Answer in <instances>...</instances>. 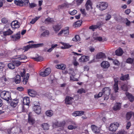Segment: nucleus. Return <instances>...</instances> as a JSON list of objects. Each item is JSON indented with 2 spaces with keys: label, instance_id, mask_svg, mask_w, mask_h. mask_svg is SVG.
Masks as SVG:
<instances>
[{
  "label": "nucleus",
  "instance_id": "40",
  "mask_svg": "<svg viewBox=\"0 0 134 134\" xmlns=\"http://www.w3.org/2000/svg\"><path fill=\"white\" fill-rule=\"evenodd\" d=\"M15 3L17 5H21V4L23 3V1L22 0H15L14 1Z\"/></svg>",
  "mask_w": 134,
  "mask_h": 134
},
{
  "label": "nucleus",
  "instance_id": "12",
  "mask_svg": "<svg viewBox=\"0 0 134 134\" xmlns=\"http://www.w3.org/2000/svg\"><path fill=\"white\" fill-rule=\"evenodd\" d=\"M101 65L102 68L106 69L109 66L110 64L108 62L103 61L101 63Z\"/></svg>",
  "mask_w": 134,
  "mask_h": 134
},
{
  "label": "nucleus",
  "instance_id": "17",
  "mask_svg": "<svg viewBox=\"0 0 134 134\" xmlns=\"http://www.w3.org/2000/svg\"><path fill=\"white\" fill-rule=\"evenodd\" d=\"M11 101L12 102L10 103L11 106L13 107H15L17 105L18 103V99H13L12 100H11Z\"/></svg>",
  "mask_w": 134,
  "mask_h": 134
},
{
  "label": "nucleus",
  "instance_id": "16",
  "mask_svg": "<svg viewBox=\"0 0 134 134\" xmlns=\"http://www.w3.org/2000/svg\"><path fill=\"white\" fill-rule=\"evenodd\" d=\"M31 115V113H29V115L28 121L30 124L33 125L34 124L35 120Z\"/></svg>",
  "mask_w": 134,
  "mask_h": 134
},
{
  "label": "nucleus",
  "instance_id": "4",
  "mask_svg": "<svg viewBox=\"0 0 134 134\" xmlns=\"http://www.w3.org/2000/svg\"><path fill=\"white\" fill-rule=\"evenodd\" d=\"M43 43H39L37 44H29L26 46L23 47V49L24 50V51H27L30 48L37 47L41 46H43Z\"/></svg>",
  "mask_w": 134,
  "mask_h": 134
},
{
  "label": "nucleus",
  "instance_id": "8",
  "mask_svg": "<svg viewBox=\"0 0 134 134\" xmlns=\"http://www.w3.org/2000/svg\"><path fill=\"white\" fill-rule=\"evenodd\" d=\"M92 3L90 0H87L85 5V8L87 10H89L90 8L92 9Z\"/></svg>",
  "mask_w": 134,
  "mask_h": 134
},
{
  "label": "nucleus",
  "instance_id": "54",
  "mask_svg": "<svg viewBox=\"0 0 134 134\" xmlns=\"http://www.w3.org/2000/svg\"><path fill=\"white\" fill-rule=\"evenodd\" d=\"M77 92L80 94H82L83 93H85L86 91L83 88H80L78 90Z\"/></svg>",
  "mask_w": 134,
  "mask_h": 134
},
{
  "label": "nucleus",
  "instance_id": "24",
  "mask_svg": "<svg viewBox=\"0 0 134 134\" xmlns=\"http://www.w3.org/2000/svg\"><path fill=\"white\" fill-rule=\"evenodd\" d=\"M71 5V4H69L66 2L64 3L59 5L58 6V8L60 9H63L65 7H68Z\"/></svg>",
  "mask_w": 134,
  "mask_h": 134
},
{
  "label": "nucleus",
  "instance_id": "29",
  "mask_svg": "<svg viewBox=\"0 0 134 134\" xmlns=\"http://www.w3.org/2000/svg\"><path fill=\"white\" fill-rule=\"evenodd\" d=\"M121 107V104L120 103H116L113 107V109L115 110H116L120 109Z\"/></svg>",
  "mask_w": 134,
  "mask_h": 134
},
{
  "label": "nucleus",
  "instance_id": "31",
  "mask_svg": "<svg viewBox=\"0 0 134 134\" xmlns=\"http://www.w3.org/2000/svg\"><path fill=\"white\" fill-rule=\"evenodd\" d=\"M72 124L74 125H70L68 126V128L69 129L72 130L76 129L77 128V126L75 122H73Z\"/></svg>",
  "mask_w": 134,
  "mask_h": 134
},
{
  "label": "nucleus",
  "instance_id": "20",
  "mask_svg": "<svg viewBox=\"0 0 134 134\" xmlns=\"http://www.w3.org/2000/svg\"><path fill=\"white\" fill-rule=\"evenodd\" d=\"M55 68L57 69L64 70L66 67L65 65L62 64H57L55 66Z\"/></svg>",
  "mask_w": 134,
  "mask_h": 134
},
{
  "label": "nucleus",
  "instance_id": "22",
  "mask_svg": "<svg viewBox=\"0 0 134 134\" xmlns=\"http://www.w3.org/2000/svg\"><path fill=\"white\" fill-rule=\"evenodd\" d=\"M63 125V124H62L61 122L56 121L53 124V128H55L57 127L62 126Z\"/></svg>",
  "mask_w": 134,
  "mask_h": 134
},
{
  "label": "nucleus",
  "instance_id": "32",
  "mask_svg": "<svg viewBox=\"0 0 134 134\" xmlns=\"http://www.w3.org/2000/svg\"><path fill=\"white\" fill-rule=\"evenodd\" d=\"M8 67L10 69H13L15 68V65L12 61V63H11L8 64Z\"/></svg>",
  "mask_w": 134,
  "mask_h": 134
},
{
  "label": "nucleus",
  "instance_id": "27",
  "mask_svg": "<svg viewBox=\"0 0 134 134\" xmlns=\"http://www.w3.org/2000/svg\"><path fill=\"white\" fill-rule=\"evenodd\" d=\"M49 35V32L47 30H46L42 33L40 35L41 37L48 36Z\"/></svg>",
  "mask_w": 134,
  "mask_h": 134
},
{
  "label": "nucleus",
  "instance_id": "63",
  "mask_svg": "<svg viewBox=\"0 0 134 134\" xmlns=\"http://www.w3.org/2000/svg\"><path fill=\"white\" fill-rule=\"evenodd\" d=\"M126 133V132L124 130H122L118 132L117 134H124Z\"/></svg>",
  "mask_w": 134,
  "mask_h": 134
},
{
  "label": "nucleus",
  "instance_id": "35",
  "mask_svg": "<svg viewBox=\"0 0 134 134\" xmlns=\"http://www.w3.org/2000/svg\"><path fill=\"white\" fill-rule=\"evenodd\" d=\"M13 31L10 29H8L6 31L3 32V34L4 35H9L12 34Z\"/></svg>",
  "mask_w": 134,
  "mask_h": 134
},
{
  "label": "nucleus",
  "instance_id": "33",
  "mask_svg": "<svg viewBox=\"0 0 134 134\" xmlns=\"http://www.w3.org/2000/svg\"><path fill=\"white\" fill-rule=\"evenodd\" d=\"M129 74H127L125 75H122V76L120 77V79L123 81L127 80L129 79Z\"/></svg>",
  "mask_w": 134,
  "mask_h": 134
},
{
  "label": "nucleus",
  "instance_id": "56",
  "mask_svg": "<svg viewBox=\"0 0 134 134\" xmlns=\"http://www.w3.org/2000/svg\"><path fill=\"white\" fill-rule=\"evenodd\" d=\"M89 29L92 30L93 31H94L95 29H97V28L95 25H92L90 26Z\"/></svg>",
  "mask_w": 134,
  "mask_h": 134
},
{
  "label": "nucleus",
  "instance_id": "25",
  "mask_svg": "<svg viewBox=\"0 0 134 134\" xmlns=\"http://www.w3.org/2000/svg\"><path fill=\"white\" fill-rule=\"evenodd\" d=\"M83 111H76L72 114V115L74 116H81L84 113Z\"/></svg>",
  "mask_w": 134,
  "mask_h": 134
},
{
  "label": "nucleus",
  "instance_id": "3",
  "mask_svg": "<svg viewBox=\"0 0 134 134\" xmlns=\"http://www.w3.org/2000/svg\"><path fill=\"white\" fill-rule=\"evenodd\" d=\"M34 105L33 108L34 111L38 114H40L41 112V108L39 105V102H34Z\"/></svg>",
  "mask_w": 134,
  "mask_h": 134
},
{
  "label": "nucleus",
  "instance_id": "1",
  "mask_svg": "<svg viewBox=\"0 0 134 134\" xmlns=\"http://www.w3.org/2000/svg\"><path fill=\"white\" fill-rule=\"evenodd\" d=\"M0 96L2 98L7 102H10L11 101V93L10 92L4 91L1 92Z\"/></svg>",
  "mask_w": 134,
  "mask_h": 134
},
{
  "label": "nucleus",
  "instance_id": "9",
  "mask_svg": "<svg viewBox=\"0 0 134 134\" xmlns=\"http://www.w3.org/2000/svg\"><path fill=\"white\" fill-rule=\"evenodd\" d=\"M19 23L16 20L13 21L11 23V26L13 28L16 29L19 27Z\"/></svg>",
  "mask_w": 134,
  "mask_h": 134
},
{
  "label": "nucleus",
  "instance_id": "19",
  "mask_svg": "<svg viewBox=\"0 0 134 134\" xmlns=\"http://www.w3.org/2000/svg\"><path fill=\"white\" fill-rule=\"evenodd\" d=\"M20 32H19L16 34L12 36V37L13 39V41H16L20 38Z\"/></svg>",
  "mask_w": 134,
  "mask_h": 134
},
{
  "label": "nucleus",
  "instance_id": "34",
  "mask_svg": "<svg viewBox=\"0 0 134 134\" xmlns=\"http://www.w3.org/2000/svg\"><path fill=\"white\" fill-rule=\"evenodd\" d=\"M15 82L16 83H19L20 81V76L19 75H17L15 78Z\"/></svg>",
  "mask_w": 134,
  "mask_h": 134
},
{
  "label": "nucleus",
  "instance_id": "38",
  "mask_svg": "<svg viewBox=\"0 0 134 134\" xmlns=\"http://www.w3.org/2000/svg\"><path fill=\"white\" fill-rule=\"evenodd\" d=\"M41 126L43 129L45 130H47L49 128L48 125L47 123H44L42 124V125Z\"/></svg>",
  "mask_w": 134,
  "mask_h": 134
},
{
  "label": "nucleus",
  "instance_id": "23",
  "mask_svg": "<svg viewBox=\"0 0 134 134\" xmlns=\"http://www.w3.org/2000/svg\"><path fill=\"white\" fill-rule=\"evenodd\" d=\"M29 74H27L26 75H25L24 76L23 82V84L25 85L27 83L28 81V80L29 77Z\"/></svg>",
  "mask_w": 134,
  "mask_h": 134
},
{
  "label": "nucleus",
  "instance_id": "10",
  "mask_svg": "<svg viewBox=\"0 0 134 134\" xmlns=\"http://www.w3.org/2000/svg\"><path fill=\"white\" fill-rule=\"evenodd\" d=\"M73 98L70 96H67L65 99V103L66 104H72Z\"/></svg>",
  "mask_w": 134,
  "mask_h": 134
},
{
  "label": "nucleus",
  "instance_id": "53",
  "mask_svg": "<svg viewBox=\"0 0 134 134\" xmlns=\"http://www.w3.org/2000/svg\"><path fill=\"white\" fill-rule=\"evenodd\" d=\"M103 94V92H100L98 94L95 95L94 97L95 98L97 99L98 98L101 97L102 96Z\"/></svg>",
  "mask_w": 134,
  "mask_h": 134
},
{
  "label": "nucleus",
  "instance_id": "13",
  "mask_svg": "<svg viewBox=\"0 0 134 134\" xmlns=\"http://www.w3.org/2000/svg\"><path fill=\"white\" fill-rule=\"evenodd\" d=\"M89 60V57L87 56H82L79 59V62L82 63L86 62Z\"/></svg>",
  "mask_w": 134,
  "mask_h": 134
},
{
  "label": "nucleus",
  "instance_id": "11",
  "mask_svg": "<svg viewBox=\"0 0 134 134\" xmlns=\"http://www.w3.org/2000/svg\"><path fill=\"white\" fill-rule=\"evenodd\" d=\"M115 83L113 86V88L115 92H118V78H114V79Z\"/></svg>",
  "mask_w": 134,
  "mask_h": 134
},
{
  "label": "nucleus",
  "instance_id": "42",
  "mask_svg": "<svg viewBox=\"0 0 134 134\" xmlns=\"http://www.w3.org/2000/svg\"><path fill=\"white\" fill-rule=\"evenodd\" d=\"M26 57L24 55H19L18 56L16 59H18L19 60H21L26 58Z\"/></svg>",
  "mask_w": 134,
  "mask_h": 134
},
{
  "label": "nucleus",
  "instance_id": "5",
  "mask_svg": "<svg viewBox=\"0 0 134 134\" xmlns=\"http://www.w3.org/2000/svg\"><path fill=\"white\" fill-rule=\"evenodd\" d=\"M108 6L107 3L105 2H101L97 5V7L101 10L106 9Z\"/></svg>",
  "mask_w": 134,
  "mask_h": 134
},
{
  "label": "nucleus",
  "instance_id": "59",
  "mask_svg": "<svg viewBox=\"0 0 134 134\" xmlns=\"http://www.w3.org/2000/svg\"><path fill=\"white\" fill-rule=\"evenodd\" d=\"M30 7L31 8H33L36 6V4L34 3H29Z\"/></svg>",
  "mask_w": 134,
  "mask_h": 134
},
{
  "label": "nucleus",
  "instance_id": "48",
  "mask_svg": "<svg viewBox=\"0 0 134 134\" xmlns=\"http://www.w3.org/2000/svg\"><path fill=\"white\" fill-rule=\"evenodd\" d=\"M60 43L64 46L65 48H68L71 47V46L68 44L65 43L64 42H61Z\"/></svg>",
  "mask_w": 134,
  "mask_h": 134
},
{
  "label": "nucleus",
  "instance_id": "52",
  "mask_svg": "<svg viewBox=\"0 0 134 134\" xmlns=\"http://www.w3.org/2000/svg\"><path fill=\"white\" fill-rule=\"evenodd\" d=\"M69 71V73L71 74L73 76H74L75 75L74 69L72 68H70Z\"/></svg>",
  "mask_w": 134,
  "mask_h": 134
},
{
  "label": "nucleus",
  "instance_id": "15",
  "mask_svg": "<svg viewBox=\"0 0 134 134\" xmlns=\"http://www.w3.org/2000/svg\"><path fill=\"white\" fill-rule=\"evenodd\" d=\"M92 131L95 133H98L99 132V128L95 125H93L91 126Z\"/></svg>",
  "mask_w": 134,
  "mask_h": 134
},
{
  "label": "nucleus",
  "instance_id": "28",
  "mask_svg": "<svg viewBox=\"0 0 134 134\" xmlns=\"http://www.w3.org/2000/svg\"><path fill=\"white\" fill-rule=\"evenodd\" d=\"M123 53L122 50L120 48H119L115 51L116 54L118 56L121 55Z\"/></svg>",
  "mask_w": 134,
  "mask_h": 134
},
{
  "label": "nucleus",
  "instance_id": "50",
  "mask_svg": "<svg viewBox=\"0 0 134 134\" xmlns=\"http://www.w3.org/2000/svg\"><path fill=\"white\" fill-rule=\"evenodd\" d=\"M134 60L132 58H128L126 60V62L129 64H132Z\"/></svg>",
  "mask_w": 134,
  "mask_h": 134
},
{
  "label": "nucleus",
  "instance_id": "57",
  "mask_svg": "<svg viewBox=\"0 0 134 134\" xmlns=\"http://www.w3.org/2000/svg\"><path fill=\"white\" fill-rule=\"evenodd\" d=\"M69 14L71 15H73L76 14L77 13V11L75 10H74L73 11L69 12Z\"/></svg>",
  "mask_w": 134,
  "mask_h": 134
},
{
  "label": "nucleus",
  "instance_id": "55",
  "mask_svg": "<svg viewBox=\"0 0 134 134\" xmlns=\"http://www.w3.org/2000/svg\"><path fill=\"white\" fill-rule=\"evenodd\" d=\"M80 10L82 14H83L84 15H86V13L85 10L84 9L81 8Z\"/></svg>",
  "mask_w": 134,
  "mask_h": 134
},
{
  "label": "nucleus",
  "instance_id": "46",
  "mask_svg": "<svg viewBox=\"0 0 134 134\" xmlns=\"http://www.w3.org/2000/svg\"><path fill=\"white\" fill-rule=\"evenodd\" d=\"M103 24V23L102 22L100 21L98 22L96 25H95L96 27V28H99L101 27V26Z\"/></svg>",
  "mask_w": 134,
  "mask_h": 134
},
{
  "label": "nucleus",
  "instance_id": "21",
  "mask_svg": "<svg viewBox=\"0 0 134 134\" xmlns=\"http://www.w3.org/2000/svg\"><path fill=\"white\" fill-rule=\"evenodd\" d=\"M23 104L24 105H28L30 102L29 98L28 97L24 98H23Z\"/></svg>",
  "mask_w": 134,
  "mask_h": 134
},
{
  "label": "nucleus",
  "instance_id": "7",
  "mask_svg": "<svg viewBox=\"0 0 134 134\" xmlns=\"http://www.w3.org/2000/svg\"><path fill=\"white\" fill-rule=\"evenodd\" d=\"M51 69L50 68H47L44 71L41 72L40 75L42 77H45L51 73Z\"/></svg>",
  "mask_w": 134,
  "mask_h": 134
},
{
  "label": "nucleus",
  "instance_id": "60",
  "mask_svg": "<svg viewBox=\"0 0 134 134\" xmlns=\"http://www.w3.org/2000/svg\"><path fill=\"white\" fill-rule=\"evenodd\" d=\"M83 1V0H77L76 2L77 5H79Z\"/></svg>",
  "mask_w": 134,
  "mask_h": 134
},
{
  "label": "nucleus",
  "instance_id": "51",
  "mask_svg": "<svg viewBox=\"0 0 134 134\" xmlns=\"http://www.w3.org/2000/svg\"><path fill=\"white\" fill-rule=\"evenodd\" d=\"M121 88L122 90L124 91H127L128 88L126 85L124 84L121 86Z\"/></svg>",
  "mask_w": 134,
  "mask_h": 134
},
{
  "label": "nucleus",
  "instance_id": "26",
  "mask_svg": "<svg viewBox=\"0 0 134 134\" xmlns=\"http://www.w3.org/2000/svg\"><path fill=\"white\" fill-rule=\"evenodd\" d=\"M28 93L31 97H34L35 96L36 92L33 90L29 89L28 90Z\"/></svg>",
  "mask_w": 134,
  "mask_h": 134
},
{
  "label": "nucleus",
  "instance_id": "47",
  "mask_svg": "<svg viewBox=\"0 0 134 134\" xmlns=\"http://www.w3.org/2000/svg\"><path fill=\"white\" fill-rule=\"evenodd\" d=\"M80 37L78 35H76L75 37L72 39V40L76 42L80 40Z\"/></svg>",
  "mask_w": 134,
  "mask_h": 134
},
{
  "label": "nucleus",
  "instance_id": "2",
  "mask_svg": "<svg viewBox=\"0 0 134 134\" xmlns=\"http://www.w3.org/2000/svg\"><path fill=\"white\" fill-rule=\"evenodd\" d=\"M111 90L109 87H105L103 88L102 92L103 93L104 100H107L109 98V96L110 94Z\"/></svg>",
  "mask_w": 134,
  "mask_h": 134
},
{
  "label": "nucleus",
  "instance_id": "36",
  "mask_svg": "<svg viewBox=\"0 0 134 134\" xmlns=\"http://www.w3.org/2000/svg\"><path fill=\"white\" fill-rule=\"evenodd\" d=\"M45 113L46 115L49 117H51L53 115V111L51 110L46 111Z\"/></svg>",
  "mask_w": 134,
  "mask_h": 134
},
{
  "label": "nucleus",
  "instance_id": "45",
  "mask_svg": "<svg viewBox=\"0 0 134 134\" xmlns=\"http://www.w3.org/2000/svg\"><path fill=\"white\" fill-rule=\"evenodd\" d=\"M132 113L131 112L127 113L126 115V119L127 120H129L132 116Z\"/></svg>",
  "mask_w": 134,
  "mask_h": 134
},
{
  "label": "nucleus",
  "instance_id": "43",
  "mask_svg": "<svg viewBox=\"0 0 134 134\" xmlns=\"http://www.w3.org/2000/svg\"><path fill=\"white\" fill-rule=\"evenodd\" d=\"M34 60L36 61H42L43 60V58L41 56H39L36 58H33Z\"/></svg>",
  "mask_w": 134,
  "mask_h": 134
},
{
  "label": "nucleus",
  "instance_id": "62",
  "mask_svg": "<svg viewBox=\"0 0 134 134\" xmlns=\"http://www.w3.org/2000/svg\"><path fill=\"white\" fill-rule=\"evenodd\" d=\"M126 21L127 22L126 23V24L127 26H129L130 25L131 22L127 19H126Z\"/></svg>",
  "mask_w": 134,
  "mask_h": 134
},
{
  "label": "nucleus",
  "instance_id": "49",
  "mask_svg": "<svg viewBox=\"0 0 134 134\" xmlns=\"http://www.w3.org/2000/svg\"><path fill=\"white\" fill-rule=\"evenodd\" d=\"M13 61L14 64V65H15V66H19L21 64V62L19 61H17L16 60H13Z\"/></svg>",
  "mask_w": 134,
  "mask_h": 134
},
{
  "label": "nucleus",
  "instance_id": "18",
  "mask_svg": "<svg viewBox=\"0 0 134 134\" xmlns=\"http://www.w3.org/2000/svg\"><path fill=\"white\" fill-rule=\"evenodd\" d=\"M125 94L131 102H132L134 100V97L131 94L127 92H125Z\"/></svg>",
  "mask_w": 134,
  "mask_h": 134
},
{
  "label": "nucleus",
  "instance_id": "30",
  "mask_svg": "<svg viewBox=\"0 0 134 134\" xmlns=\"http://www.w3.org/2000/svg\"><path fill=\"white\" fill-rule=\"evenodd\" d=\"M82 22V21L81 20L77 21L74 24L73 26L75 27L80 26L81 25Z\"/></svg>",
  "mask_w": 134,
  "mask_h": 134
},
{
  "label": "nucleus",
  "instance_id": "44",
  "mask_svg": "<svg viewBox=\"0 0 134 134\" xmlns=\"http://www.w3.org/2000/svg\"><path fill=\"white\" fill-rule=\"evenodd\" d=\"M39 16L36 17L34 19H32L30 23L32 24H34L40 18Z\"/></svg>",
  "mask_w": 134,
  "mask_h": 134
},
{
  "label": "nucleus",
  "instance_id": "6",
  "mask_svg": "<svg viewBox=\"0 0 134 134\" xmlns=\"http://www.w3.org/2000/svg\"><path fill=\"white\" fill-rule=\"evenodd\" d=\"M119 126V124L117 122H114L110 124L109 128V130L112 131H115Z\"/></svg>",
  "mask_w": 134,
  "mask_h": 134
},
{
  "label": "nucleus",
  "instance_id": "64",
  "mask_svg": "<svg viewBox=\"0 0 134 134\" xmlns=\"http://www.w3.org/2000/svg\"><path fill=\"white\" fill-rule=\"evenodd\" d=\"M111 18V16L109 14H108L106 16L105 18V20H109Z\"/></svg>",
  "mask_w": 134,
  "mask_h": 134
},
{
  "label": "nucleus",
  "instance_id": "61",
  "mask_svg": "<svg viewBox=\"0 0 134 134\" xmlns=\"http://www.w3.org/2000/svg\"><path fill=\"white\" fill-rule=\"evenodd\" d=\"M23 3H24V5H25L27 6L28 5V3H30L29 0H24L23 2Z\"/></svg>",
  "mask_w": 134,
  "mask_h": 134
},
{
  "label": "nucleus",
  "instance_id": "39",
  "mask_svg": "<svg viewBox=\"0 0 134 134\" xmlns=\"http://www.w3.org/2000/svg\"><path fill=\"white\" fill-rule=\"evenodd\" d=\"M69 28L68 27H66L63 30V32L65 36H67L69 34Z\"/></svg>",
  "mask_w": 134,
  "mask_h": 134
},
{
  "label": "nucleus",
  "instance_id": "58",
  "mask_svg": "<svg viewBox=\"0 0 134 134\" xmlns=\"http://www.w3.org/2000/svg\"><path fill=\"white\" fill-rule=\"evenodd\" d=\"M1 20L2 22L4 24H6L8 22L7 19L5 18H2Z\"/></svg>",
  "mask_w": 134,
  "mask_h": 134
},
{
  "label": "nucleus",
  "instance_id": "41",
  "mask_svg": "<svg viewBox=\"0 0 134 134\" xmlns=\"http://www.w3.org/2000/svg\"><path fill=\"white\" fill-rule=\"evenodd\" d=\"M53 28L55 31L58 32L61 29L60 26L59 25H56L53 27Z\"/></svg>",
  "mask_w": 134,
  "mask_h": 134
},
{
  "label": "nucleus",
  "instance_id": "37",
  "mask_svg": "<svg viewBox=\"0 0 134 134\" xmlns=\"http://www.w3.org/2000/svg\"><path fill=\"white\" fill-rule=\"evenodd\" d=\"M52 20L50 18H48L45 19L44 23L46 24H48L52 23Z\"/></svg>",
  "mask_w": 134,
  "mask_h": 134
},
{
  "label": "nucleus",
  "instance_id": "14",
  "mask_svg": "<svg viewBox=\"0 0 134 134\" xmlns=\"http://www.w3.org/2000/svg\"><path fill=\"white\" fill-rule=\"evenodd\" d=\"M105 58V54L101 52L98 53L96 56V58L97 59H100Z\"/></svg>",
  "mask_w": 134,
  "mask_h": 134
}]
</instances>
